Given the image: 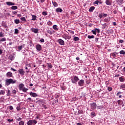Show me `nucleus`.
Returning <instances> with one entry per match:
<instances>
[{
  "mask_svg": "<svg viewBox=\"0 0 125 125\" xmlns=\"http://www.w3.org/2000/svg\"><path fill=\"white\" fill-rule=\"evenodd\" d=\"M5 86H8L9 84H14V83H16L17 82V80H13L12 79H7L5 80Z\"/></svg>",
  "mask_w": 125,
  "mask_h": 125,
  "instance_id": "obj_1",
  "label": "nucleus"
},
{
  "mask_svg": "<svg viewBox=\"0 0 125 125\" xmlns=\"http://www.w3.org/2000/svg\"><path fill=\"white\" fill-rule=\"evenodd\" d=\"M79 77L78 76H73L71 79V82L72 83H77L79 82Z\"/></svg>",
  "mask_w": 125,
  "mask_h": 125,
  "instance_id": "obj_2",
  "label": "nucleus"
},
{
  "mask_svg": "<svg viewBox=\"0 0 125 125\" xmlns=\"http://www.w3.org/2000/svg\"><path fill=\"white\" fill-rule=\"evenodd\" d=\"M38 122L36 120H31L27 122L28 125H35Z\"/></svg>",
  "mask_w": 125,
  "mask_h": 125,
  "instance_id": "obj_3",
  "label": "nucleus"
},
{
  "mask_svg": "<svg viewBox=\"0 0 125 125\" xmlns=\"http://www.w3.org/2000/svg\"><path fill=\"white\" fill-rule=\"evenodd\" d=\"M79 86H83L84 85V80H81L78 82Z\"/></svg>",
  "mask_w": 125,
  "mask_h": 125,
  "instance_id": "obj_4",
  "label": "nucleus"
},
{
  "mask_svg": "<svg viewBox=\"0 0 125 125\" xmlns=\"http://www.w3.org/2000/svg\"><path fill=\"white\" fill-rule=\"evenodd\" d=\"M90 106H91V109L92 110H95L96 109V104L95 103H93L92 104H90Z\"/></svg>",
  "mask_w": 125,
  "mask_h": 125,
  "instance_id": "obj_5",
  "label": "nucleus"
},
{
  "mask_svg": "<svg viewBox=\"0 0 125 125\" xmlns=\"http://www.w3.org/2000/svg\"><path fill=\"white\" fill-rule=\"evenodd\" d=\"M58 42H59L61 45H64V44H65V42L61 39H60L58 40Z\"/></svg>",
  "mask_w": 125,
  "mask_h": 125,
  "instance_id": "obj_6",
  "label": "nucleus"
},
{
  "mask_svg": "<svg viewBox=\"0 0 125 125\" xmlns=\"http://www.w3.org/2000/svg\"><path fill=\"white\" fill-rule=\"evenodd\" d=\"M31 31L35 33V34H38V33H39V29L37 28H32Z\"/></svg>",
  "mask_w": 125,
  "mask_h": 125,
  "instance_id": "obj_7",
  "label": "nucleus"
},
{
  "mask_svg": "<svg viewBox=\"0 0 125 125\" xmlns=\"http://www.w3.org/2000/svg\"><path fill=\"white\" fill-rule=\"evenodd\" d=\"M19 74H20V75H21L22 76L24 75L25 74V71H24V70L23 69H20L18 70Z\"/></svg>",
  "mask_w": 125,
  "mask_h": 125,
  "instance_id": "obj_8",
  "label": "nucleus"
},
{
  "mask_svg": "<svg viewBox=\"0 0 125 125\" xmlns=\"http://www.w3.org/2000/svg\"><path fill=\"white\" fill-rule=\"evenodd\" d=\"M116 1L119 5H122L124 3V0H116Z\"/></svg>",
  "mask_w": 125,
  "mask_h": 125,
  "instance_id": "obj_9",
  "label": "nucleus"
},
{
  "mask_svg": "<svg viewBox=\"0 0 125 125\" xmlns=\"http://www.w3.org/2000/svg\"><path fill=\"white\" fill-rule=\"evenodd\" d=\"M25 85L23 83H21L19 85V88L20 90H22L25 87Z\"/></svg>",
  "mask_w": 125,
  "mask_h": 125,
  "instance_id": "obj_10",
  "label": "nucleus"
},
{
  "mask_svg": "<svg viewBox=\"0 0 125 125\" xmlns=\"http://www.w3.org/2000/svg\"><path fill=\"white\" fill-rule=\"evenodd\" d=\"M36 49L38 51H41V50H42V45L39 44H37L36 45Z\"/></svg>",
  "mask_w": 125,
  "mask_h": 125,
  "instance_id": "obj_11",
  "label": "nucleus"
},
{
  "mask_svg": "<svg viewBox=\"0 0 125 125\" xmlns=\"http://www.w3.org/2000/svg\"><path fill=\"white\" fill-rule=\"evenodd\" d=\"M6 77H7V78H12V77H13L12 73L10 72H7L6 73Z\"/></svg>",
  "mask_w": 125,
  "mask_h": 125,
  "instance_id": "obj_12",
  "label": "nucleus"
},
{
  "mask_svg": "<svg viewBox=\"0 0 125 125\" xmlns=\"http://www.w3.org/2000/svg\"><path fill=\"white\" fill-rule=\"evenodd\" d=\"M105 3L106 5H111L112 4V0H106Z\"/></svg>",
  "mask_w": 125,
  "mask_h": 125,
  "instance_id": "obj_13",
  "label": "nucleus"
},
{
  "mask_svg": "<svg viewBox=\"0 0 125 125\" xmlns=\"http://www.w3.org/2000/svg\"><path fill=\"white\" fill-rule=\"evenodd\" d=\"M30 95L31 96H32V97H37V96H38V95L37 94V93H33L32 92H31L30 93Z\"/></svg>",
  "mask_w": 125,
  "mask_h": 125,
  "instance_id": "obj_14",
  "label": "nucleus"
},
{
  "mask_svg": "<svg viewBox=\"0 0 125 125\" xmlns=\"http://www.w3.org/2000/svg\"><path fill=\"white\" fill-rule=\"evenodd\" d=\"M6 4H7V5H8L9 6H10V5H15V3L12 2H6Z\"/></svg>",
  "mask_w": 125,
  "mask_h": 125,
  "instance_id": "obj_15",
  "label": "nucleus"
},
{
  "mask_svg": "<svg viewBox=\"0 0 125 125\" xmlns=\"http://www.w3.org/2000/svg\"><path fill=\"white\" fill-rule=\"evenodd\" d=\"M14 58H15L14 55H10L8 57V59H9L10 60H11V61H13Z\"/></svg>",
  "mask_w": 125,
  "mask_h": 125,
  "instance_id": "obj_16",
  "label": "nucleus"
},
{
  "mask_svg": "<svg viewBox=\"0 0 125 125\" xmlns=\"http://www.w3.org/2000/svg\"><path fill=\"white\" fill-rule=\"evenodd\" d=\"M56 12H60L61 13L63 12V10L61 9V8H57L56 9Z\"/></svg>",
  "mask_w": 125,
  "mask_h": 125,
  "instance_id": "obj_17",
  "label": "nucleus"
},
{
  "mask_svg": "<svg viewBox=\"0 0 125 125\" xmlns=\"http://www.w3.org/2000/svg\"><path fill=\"white\" fill-rule=\"evenodd\" d=\"M24 46H25V44H23L22 45L19 46L18 47V49L19 50V51H20V50H22V48L24 47Z\"/></svg>",
  "mask_w": 125,
  "mask_h": 125,
  "instance_id": "obj_18",
  "label": "nucleus"
},
{
  "mask_svg": "<svg viewBox=\"0 0 125 125\" xmlns=\"http://www.w3.org/2000/svg\"><path fill=\"white\" fill-rule=\"evenodd\" d=\"M95 9V7L94 6H91L89 9V12H93V10Z\"/></svg>",
  "mask_w": 125,
  "mask_h": 125,
  "instance_id": "obj_19",
  "label": "nucleus"
},
{
  "mask_svg": "<svg viewBox=\"0 0 125 125\" xmlns=\"http://www.w3.org/2000/svg\"><path fill=\"white\" fill-rule=\"evenodd\" d=\"M118 54V53L115 52L114 53H111V55L112 56V57H116L117 56V54Z\"/></svg>",
  "mask_w": 125,
  "mask_h": 125,
  "instance_id": "obj_20",
  "label": "nucleus"
},
{
  "mask_svg": "<svg viewBox=\"0 0 125 125\" xmlns=\"http://www.w3.org/2000/svg\"><path fill=\"white\" fill-rule=\"evenodd\" d=\"M52 3H53V5L55 7H57V6H58V4L57 3V2H55V1H52Z\"/></svg>",
  "mask_w": 125,
  "mask_h": 125,
  "instance_id": "obj_21",
  "label": "nucleus"
},
{
  "mask_svg": "<svg viewBox=\"0 0 125 125\" xmlns=\"http://www.w3.org/2000/svg\"><path fill=\"white\" fill-rule=\"evenodd\" d=\"M73 40L74 42H78V41H80V38H79L78 37H75Z\"/></svg>",
  "mask_w": 125,
  "mask_h": 125,
  "instance_id": "obj_22",
  "label": "nucleus"
},
{
  "mask_svg": "<svg viewBox=\"0 0 125 125\" xmlns=\"http://www.w3.org/2000/svg\"><path fill=\"white\" fill-rule=\"evenodd\" d=\"M63 38H64V39H65V40H70L71 39V36H69L68 35H66Z\"/></svg>",
  "mask_w": 125,
  "mask_h": 125,
  "instance_id": "obj_23",
  "label": "nucleus"
},
{
  "mask_svg": "<svg viewBox=\"0 0 125 125\" xmlns=\"http://www.w3.org/2000/svg\"><path fill=\"white\" fill-rule=\"evenodd\" d=\"M5 93V91L4 90H1L0 91V95H3Z\"/></svg>",
  "mask_w": 125,
  "mask_h": 125,
  "instance_id": "obj_24",
  "label": "nucleus"
},
{
  "mask_svg": "<svg viewBox=\"0 0 125 125\" xmlns=\"http://www.w3.org/2000/svg\"><path fill=\"white\" fill-rule=\"evenodd\" d=\"M120 88L123 90H125V84H123V85H121Z\"/></svg>",
  "mask_w": 125,
  "mask_h": 125,
  "instance_id": "obj_25",
  "label": "nucleus"
},
{
  "mask_svg": "<svg viewBox=\"0 0 125 125\" xmlns=\"http://www.w3.org/2000/svg\"><path fill=\"white\" fill-rule=\"evenodd\" d=\"M53 28L54 29V30H55V31H58V28H57V25H54L53 26Z\"/></svg>",
  "mask_w": 125,
  "mask_h": 125,
  "instance_id": "obj_26",
  "label": "nucleus"
},
{
  "mask_svg": "<svg viewBox=\"0 0 125 125\" xmlns=\"http://www.w3.org/2000/svg\"><path fill=\"white\" fill-rule=\"evenodd\" d=\"M11 9L13 10H16V9H17L18 8V7L17 6H13L11 7Z\"/></svg>",
  "mask_w": 125,
  "mask_h": 125,
  "instance_id": "obj_27",
  "label": "nucleus"
},
{
  "mask_svg": "<svg viewBox=\"0 0 125 125\" xmlns=\"http://www.w3.org/2000/svg\"><path fill=\"white\" fill-rule=\"evenodd\" d=\"M32 19L31 20L33 21H35L36 19H37V16L32 15Z\"/></svg>",
  "mask_w": 125,
  "mask_h": 125,
  "instance_id": "obj_28",
  "label": "nucleus"
},
{
  "mask_svg": "<svg viewBox=\"0 0 125 125\" xmlns=\"http://www.w3.org/2000/svg\"><path fill=\"white\" fill-rule=\"evenodd\" d=\"M14 22L16 24H19V23H20V20L16 19L15 20Z\"/></svg>",
  "mask_w": 125,
  "mask_h": 125,
  "instance_id": "obj_29",
  "label": "nucleus"
},
{
  "mask_svg": "<svg viewBox=\"0 0 125 125\" xmlns=\"http://www.w3.org/2000/svg\"><path fill=\"white\" fill-rule=\"evenodd\" d=\"M21 90L23 91V92H27V90H29V89L24 87Z\"/></svg>",
  "mask_w": 125,
  "mask_h": 125,
  "instance_id": "obj_30",
  "label": "nucleus"
},
{
  "mask_svg": "<svg viewBox=\"0 0 125 125\" xmlns=\"http://www.w3.org/2000/svg\"><path fill=\"white\" fill-rule=\"evenodd\" d=\"M117 103L118 105H122V104H123V101L119 100L117 101Z\"/></svg>",
  "mask_w": 125,
  "mask_h": 125,
  "instance_id": "obj_31",
  "label": "nucleus"
},
{
  "mask_svg": "<svg viewBox=\"0 0 125 125\" xmlns=\"http://www.w3.org/2000/svg\"><path fill=\"white\" fill-rule=\"evenodd\" d=\"M119 81L121 82H124L125 81V79H124V77H120L119 78Z\"/></svg>",
  "mask_w": 125,
  "mask_h": 125,
  "instance_id": "obj_32",
  "label": "nucleus"
},
{
  "mask_svg": "<svg viewBox=\"0 0 125 125\" xmlns=\"http://www.w3.org/2000/svg\"><path fill=\"white\" fill-rule=\"evenodd\" d=\"M21 21H23V22H26V18H25L24 17L21 18Z\"/></svg>",
  "mask_w": 125,
  "mask_h": 125,
  "instance_id": "obj_33",
  "label": "nucleus"
},
{
  "mask_svg": "<svg viewBox=\"0 0 125 125\" xmlns=\"http://www.w3.org/2000/svg\"><path fill=\"white\" fill-rule=\"evenodd\" d=\"M104 107V106L103 105H99L97 106V109L98 110H100L101 109H103V108Z\"/></svg>",
  "mask_w": 125,
  "mask_h": 125,
  "instance_id": "obj_34",
  "label": "nucleus"
},
{
  "mask_svg": "<svg viewBox=\"0 0 125 125\" xmlns=\"http://www.w3.org/2000/svg\"><path fill=\"white\" fill-rule=\"evenodd\" d=\"M6 41V39L3 38L0 39V42H5Z\"/></svg>",
  "mask_w": 125,
  "mask_h": 125,
  "instance_id": "obj_35",
  "label": "nucleus"
},
{
  "mask_svg": "<svg viewBox=\"0 0 125 125\" xmlns=\"http://www.w3.org/2000/svg\"><path fill=\"white\" fill-rule=\"evenodd\" d=\"M91 115L92 116V117H95L96 116V114L94 112V111H93L91 113Z\"/></svg>",
  "mask_w": 125,
  "mask_h": 125,
  "instance_id": "obj_36",
  "label": "nucleus"
},
{
  "mask_svg": "<svg viewBox=\"0 0 125 125\" xmlns=\"http://www.w3.org/2000/svg\"><path fill=\"white\" fill-rule=\"evenodd\" d=\"M120 54H121V55H125V51H124V50H121V51H120Z\"/></svg>",
  "mask_w": 125,
  "mask_h": 125,
  "instance_id": "obj_37",
  "label": "nucleus"
},
{
  "mask_svg": "<svg viewBox=\"0 0 125 125\" xmlns=\"http://www.w3.org/2000/svg\"><path fill=\"white\" fill-rule=\"evenodd\" d=\"M87 38H88V39H94V36H93V35H92V36L88 35Z\"/></svg>",
  "mask_w": 125,
  "mask_h": 125,
  "instance_id": "obj_38",
  "label": "nucleus"
},
{
  "mask_svg": "<svg viewBox=\"0 0 125 125\" xmlns=\"http://www.w3.org/2000/svg\"><path fill=\"white\" fill-rule=\"evenodd\" d=\"M99 3V0H97L94 2V4H97V5H98Z\"/></svg>",
  "mask_w": 125,
  "mask_h": 125,
  "instance_id": "obj_39",
  "label": "nucleus"
},
{
  "mask_svg": "<svg viewBox=\"0 0 125 125\" xmlns=\"http://www.w3.org/2000/svg\"><path fill=\"white\" fill-rule=\"evenodd\" d=\"M47 24V25H48V26L52 25V22L50 21H48Z\"/></svg>",
  "mask_w": 125,
  "mask_h": 125,
  "instance_id": "obj_40",
  "label": "nucleus"
},
{
  "mask_svg": "<svg viewBox=\"0 0 125 125\" xmlns=\"http://www.w3.org/2000/svg\"><path fill=\"white\" fill-rule=\"evenodd\" d=\"M24 121H21V122H19V125H24Z\"/></svg>",
  "mask_w": 125,
  "mask_h": 125,
  "instance_id": "obj_41",
  "label": "nucleus"
},
{
  "mask_svg": "<svg viewBox=\"0 0 125 125\" xmlns=\"http://www.w3.org/2000/svg\"><path fill=\"white\" fill-rule=\"evenodd\" d=\"M48 68L51 69V68H52V65L50 63H48Z\"/></svg>",
  "mask_w": 125,
  "mask_h": 125,
  "instance_id": "obj_42",
  "label": "nucleus"
},
{
  "mask_svg": "<svg viewBox=\"0 0 125 125\" xmlns=\"http://www.w3.org/2000/svg\"><path fill=\"white\" fill-rule=\"evenodd\" d=\"M19 33V30H18V29H15V34H17Z\"/></svg>",
  "mask_w": 125,
  "mask_h": 125,
  "instance_id": "obj_43",
  "label": "nucleus"
},
{
  "mask_svg": "<svg viewBox=\"0 0 125 125\" xmlns=\"http://www.w3.org/2000/svg\"><path fill=\"white\" fill-rule=\"evenodd\" d=\"M68 31L70 33V34H72L73 35H74V34H75V32L72 30H68Z\"/></svg>",
  "mask_w": 125,
  "mask_h": 125,
  "instance_id": "obj_44",
  "label": "nucleus"
},
{
  "mask_svg": "<svg viewBox=\"0 0 125 125\" xmlns=\"http://www.w3.org/2000/svg\"><path fill=\"white\" fill-rule=\"evenodd\" d=\"M42 15H43L44 16H46V15H47V13L46 12H43L42 13Z\"/></svg>",
  "mask_w": 125,
  "mask_h": 125,
  "instance_id": "obj_45",
  "label": "nucleus"
},
{
  "mask_svg": "<svg viewBox=\"0 0 125 125\" xmlns=\"http://www.w3.org/2000/svg\"><path fill=\"white\" fill-rule=\"evenodd\" d=\"M99 17H100V18H102V17H103V15L102 14V13H100L99 14Z\"/></svg>",
  "mask_w": 125,
  "mask_h": 125,
  "instance_id": "obj_46",
  "label": "nucleus"
},
{
  "mask_svg": "<svg viewBox=\"0 0 125 125\" xmlns=\"http://www.w3.org/2000/svg\"><path fill=\"white\" fill-rule=\"evenodd\" d=\"M112 87H107V90H108V91H112Z\"/></svg>",
  "mask_w": 125,
  "mask_h": 125,
  "instance_id": "obj_47",
  "label": "nucleus"
},
{
  "mask_svg": "<svg viewBox=\"0 0 125 125\" xmlns=\"http://www.w3.org/2000/svg\"><path fill=\"white\" fill-rule=\"evenodd\" d=\"M92 33H93V34H94V35H96V30H92L91 31Z\"/></svg>",
  "mask_w": 125,
  "mask_h": 125,
  "instance_id": "obj_48",
  "label": "nucleus"
},
{
  "mask_svg": "<svg viewBox=\"0 0 125 125\" xmlns=\"http://www.w3.org/2000/svg\"><path fill=\"white\" fill-rule=\"evenodd\" d=\"M7 95V96H10V91L9 90H8Z\"/></svg>",
  "mask_w": 125,
  "mask_h": 125,
  "instance_id": "obj_49",
  "label": "nucleus"
},
{
  "mask_svg": "<svg viewBox=\"0 0 125 125\" xmlns=\"http://www.w3.org/2000/svg\"><path fill=\"white\" fill-rule=\"evenodd\" d=\"M17 92V91H16V90L14 89L12 91V93H13L14 94H16V93Z\"/></svg>",
  "mask_w": 125,
  "mask_h": 125,
  "instance_id": "obj_50",
  "label": "nucleus"
},
{
  "mask_svg": "<svg viewBox=\"0 0 125 125\" xmlns=\"http://www.w3.org/2000/svg\"><path fill=\"white\" fill-rule=\"evenodd\" d=\"M4 36V35H3V34H2V33L0 32V38H2Z\"/></svg>",
  "mask_w": 125,
  "mask_h": 125,
  "instance_id": "obj_51",
  "label": "nucleus"
},
{
  "mask_svg": "<svg viewBox=\"0 0 125 125\" xmlns=\"http://www.w3.org/2000/svg\"><path fill=\"white\" fill-rule=\"evenodd\" d=\"M17 111H20V110H21V108H20V106H17Z\"/></svg>",
  "mask_w": 125,
  "mask_h": 125,
  "instance_id": "obj_52",
  "label": "nucleus"
},
{
  "mask_svg": "<svg viewBox=\"0 0 125 125\" xmlns=\"http://www.w3.org/2000/svg\"><path fill=\"white\" fill-rule=\"evenodd\" d=\"M7 121L9 123H11V122H13V119H8Z\"/></svg>",
  "mask_w": 125,
  "mask_h": 125,
  "instance_id": "obj_53",
  "label": "nucleus"
},
{
  "mask_svg": "<svg viewBox=\"0 0 125 125\" xmlns=\"http://www.w3.org/2000/svg\"><path fill=\"white\" fill-rule=\"evenodd\" d=\"M98 40H99V38H95V42H98Z\"/></svg>",
  "mask_w": 125,
  "mask_h": 125,
  "instance_id": "obj_54",
  "label": "nucleus"
},
{
  "mask_svg": "<svg viewBox=\"0 0 125 125\" xmlns=\"http://www.w3.org/2000/svg\"><path fill=\"white\" fill-rule=\"evenodd\" d=\"M95 30L98 32V33H100V30L98 28H95Z\"/></svg>",
  "mask_w": 125,
  "mask_h": 125,
  "instance_id": "obj_55",
  "label": "nucleus"
},
{
  "mask_svg": "<svg viewBox=\"0 0 125 125\" xmlns=\"http://www.w3.org/2000/svg\"><path fill=\"white\" fill-rule=\"evenodd\" d=\"M11 71H13L14 72H17V71L16 69H15L13 68H11Z\"/></svg>",
  "mask_w": 125,
  "mask_h": 125,
  "instance_id": "obj_56",
  "label": "nucleus"
},
{
  "mask_svg": "<svg viewBox=\"0 0 125 125\" xmlns=\"http://www.w3.org/2000/svg\"><path fill=\"white\" fill-rule=\"evenodd\" d=\"M47 33H48V34H50V35H52V32L50 30H48Z\"/></svg>",
  "mask_w": 125,
  "mask_h": 125,
  "instance_id": "obj_57",
  "label": "nucleus"
},
{
  "mask_svg": "<svg viewBox=\"0 0 125 125\" xmlns=\"http://www.w3.org/2000/svg\"><path fill=\"white\" fill-rule=\"evenodd\" d=\"M98 70L99 72H100L102 70V68H101V67H99Z\"/></svg>",
  "mask_w": 125,
  "mask_h": 125,
  "instance_id": "obj_58",
  "label": "nucleus"
},
{
  "mask_svg": "<svg viewBox=\"0 0 125 125\" xmlns=\"http://www.w3.org/2000/svg\"><path fill=\"white\" fill-rule=\"evenodd\" d=\"M40 42H44V39H41Z\"/></svg>",
  "mask_w": 125,
  "mask_h": 125,
  "instance_id": "obj_59",
  "label": "nucleus"
},
{
  "mask_svg": "<svg viewBox=\"0 0 125 125\" xmlns=\"http://www.w3.org/2000/svg\"><path fill=\"white\" fill-rule=\"evenodd\" d=\"M78 113H79V114H83V110H79V111H78Z\"/></svg>",
  "mask_w": 125,
  "mask_h": 125,
  "instance_id": "obj_60",
  "label": "nucleus"
},
{
  "mask_svg": "<svg viewBox=\"0 0 125 125\" xmlns=\"http://www.w3.org/2000/svg\"><path fill=\"white\" fill-rule=\"evenodd\" d=\"M9 109H10V110H13V106H9Z\"/></svg>",
  "mask_w": 125,
  "mask_h": 125,
  "instance_id": "obj_61",
  "label": "nucleus"
},
{
  "mask_svg": "<svg viewBox=\"0 0 125 125\" xmlns=\"http://www.w3.org/2000/svg\"><path fill=\"white\" fill-rule=\"evenodd\" d=\"M17 12H18V11H15L13 12V14H17Z\"/></svg>",
  "mask_w": 125,
  "mask_h": 125,
  "instance_id": "obj_62",
  "label": "nucleus"
},
{
  "mask_svg": "<svg viewBox=\"0 0 125 125\" xmlns=\"http://www.w3.org/2000/svg\"><path fill=\"white\" fill-rule=\"evenodd\" d=\"M105 84H106V85H108L109 84V81H106Z\"/></svg>",
  "mask_w": 125,
  "mask_h": 125,
  "instance_id": "obj_63",
  "label": "nucleus"
},
{
  "mask_svg": "<svg viewBox=\"0 0 125 125\" xmlns=\"http://www.w3.org/2000/svg\"><path fill=\"white\" fill-rule=\"evenodd\" d=\"M119 42H120V43H123V42H124V40H121L119 41Z\"/></svg>",
  "mask_w": 125,
  "mask_h": 125,
  "instance_id": "obj_64",
  "label": "nucleus"
}]
</instances>
